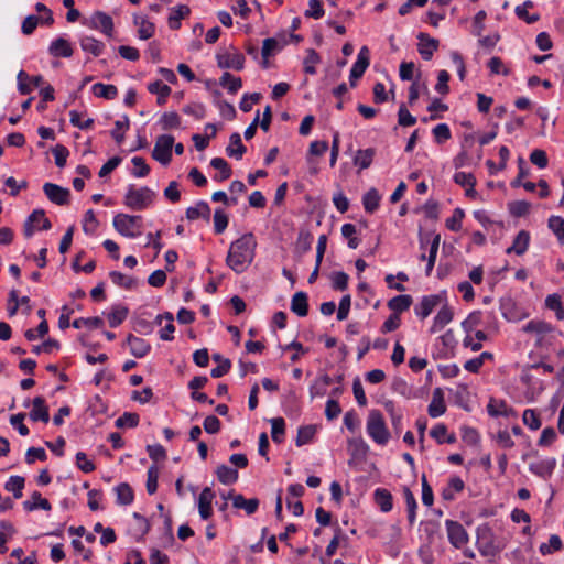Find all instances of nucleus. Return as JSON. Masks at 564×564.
Returning a JSON list of instances; mask_svg holds the SVG:
<instances>
[{
  "instance_id": "obj_1",
  "label": "nucleus",
  "mask_w": 564,
  "mask_h": 564,
  "mask_svg": "<svg viewBox=\"0 0 564 564\" xmlns=\"http://www.w3.org/2000/svg\"><path fill=\"white\" fill-rule=\"evenodd\" d=\"M256 247L253 234L242 235L231 242L226 258L227 265L238 274L245 272L253 261Z\"/></svg>"
},
{
  "instance_id": "obj_2",
  "label": "nucleus",
  "mask_w": 564,
  "mask_h": 564,
  "mask_svg": "<svg viewBox=\"0 0 564 564\" xmlns=\"http://www.w3.org/2000/svg\"><path fill=\"white\" fill-rule=\"evenodd\" d=\"M367 433L378 445H386L390 440V432L384 417L379 410H371L367 419Z\"/></svg>"
},
{
  "instance_id": "obj_3",
  "label": "nucleus",
  "mask_w": 564,
  "mask_h": 564,
  "mask_svg": "<svg viewBox=\"0 0 564 564\" xmlns=\"http://www.w3.org/2000/svg\"><path fill=\"white\" fill-rule=\"evenodd\" d=\"M154 196L155 193L149 187L135 188L130 185L124 196V205L132 210H143L152 204Z\"/></svg>"
},
{
  "instance_id": "obj_4",
  "label": "nucleus",
  "mask_w": 564,
  "mask_h": 564,
  "mask_svg": "<svg viewBox=\"0 0 564 564\" xmlns=\"http://www.w3.org/2000/svg\"><path fill=\"white\" fill-rule=\"evenodd\" d=\"M522 330L533 335L535 337V346L542 347L551 344L554 338L555 328L544 321L532 319L523 326Z\"/></svg>"
},
{
  "instance_id": "obj_5",
  "label": "nucleus",
  "mask_w": 564,
  "mask_h": 564,
  "mask_svg": "<svg viewBox=\"0 0 564 564\" xmlns=\"http://www.w3.org/2000/svg\"><path fill=\"white\" fill-rule=\"evenodd\" d=\"M141 220L139 215L118 214L113 217V227L120 235L135 238L141 234Z\"/></svg>"
},
{
  "instance_id": "obj_6",
  "label": "nucleus",
  "mask_w": 564,
  "mask_h": 564,
  "mask_svg": "<svg viewBox=\"0 0 564 564\" xmlns=\"http://www.w3.org/2000/svg\"><path fill=\"white\" fill-rule=\"evenodd\" d=\"M174 145V137L171 134H162L156 138L152 158L163 165H167L172 160V149Z\"/></svg>"
},
{
  "instance_id": "obj_7",
  "label": "nucleus",
  "mask_w": 564,
  "mask_h": 564,
  "mask_svg": "<svg viewBox=\"0 0 564 564\" xmlns=\"http://www.w3.org/2000/svg\"><path fill=\"white\" fill-rule=\"evenodd\" d=\"M230 48L232 52L224 51L217 53V66L223 69H243L245 56L241 53H239L234 46H231Z\"/></svg>"
},
{
  "instance_id": "obj_8",
  "label": "nucleus",
  "mask_w": 564,
  "mask_h": 564,
  "mask_svg": "<svg viewBox=\"0 0 564 564\" xmlns=\"http://www.w3.org/2000/svg\"><path fill=\"white\" fill-rule=\"evenodd\" d=\"M369 64H370L369 48L367 46H362L358 53L357 61L354 63V65L350 69L349 80H350L351 87L356 86V80H358L359 78L362 77L366 69L369 67Z\"/></svg>"
},
{
  "instance_id": "obj_9",
  "label": "nucleus",
  "mask_w": 564,
  "mask_h": 564,
  "mask_svg": "<svg viewBox=\"0 0 564 564\" xmlns=\"http://www.w3.org/2000/svg\"><path fill=\"white\" fill-rule=\"evenodd\" d=\"M43 192L46 197L54 204L63 206L69 203L70 192L66 187H62L54 183H45Z\"/></svg>"
},
{
  "instance_id": "obj_10",
  "label": "nucleus",
  "mask_w": 564,
  "mask_h": 564,
  "mask_svg": "<svg viewBox=\"0 0 564 564\" xmlns=\"http://www.w3.org/2000/svg\"><path fill=\"white\" fill-rule=\"evenodd\" d=\"M445 300L444 294H432L423 296L420 303L414 307L415 314L421 318H426L433 310Z\"/></svg>"
},
{
  "instance_id": "obj_11",
  "label": "nucleus",
  "mask_w": 564,
  "mask_h": 564,
  "mask_svg": "<svg viewBox=\"0 0 564 564\" xmlns=\"http://www.w3.org/2000/svg\"><path fill=\"white\" fill-rule=\"evenodd\" d=\"M87 25L91 29L99 30L107 36H112L113 21L112 18L105 12L96 11L90 17Z\"/></svg>"
},
{
  "instance_id": "obj_12",
  "label": "nucleus",
  "mask_w": 564,
  "mask_h": 564,
  "mask_svg": "<svg viewBox=\"0 0 564 564\" xmlns=\"http://www.w3.org/2000/svg\"><path fill=\"white\" fill-rule=\"evenodd\" d=\"M446 529L449 542L457 549L462 547L468 541V535L464 527L453 520L446 521Z\"/></svg>"
},
{
  "instance_id": "obj_13",
  "label": "nucleus",
  "mask_w": 564,
  "mask_h": 564,
  "mask_svg": "<svg viewBox=\"0 0 564 564\" xmlns=\"http://www.w3.org/2000/svg\"><path fill=\"white\" fill-rule=\"evenodd\" d=\"M417 51L424 61H430L435 51L438 48V40L431 37L426 33H419Z\"/></svg>"
},
{
  "instance_id": "obj_14",
  "label": "nucleus",
  "mask_w": 564,
  "mask_h": 564,
  "mask_svg": "<svg viewBox=\"0 0 564 564\" xmlns=\"http://www.w3.org/2000/svg\"><path fill=\"white\" fill-rule=\"evenodd\" d=\"M215 492L209 487H205L198 498V511L202 519L207 520L213 514V500Z\"/></svg>"
},
{
  "instance_id": "obj_15",
  "label": "nucleus",
  "mask_w": 564,
  "mask_h": 564,
  "mask_svg": "<svg viewBox=\"0 0 564 564\" xmlns=\"http://www.w3.org/2000/svg\"><path fill=\"white\" fill-rule=\"evenodd\" d=\"M32 421H41L47 423L50 421L48 408L45 403V399L42 397H35L32 401V410L29 413Z\"/></svg>"
},
{
  "instance_id": "obj_16",
  "label": "nucleus",
  "mask_w": 564,
  "mask_h": 564,
  "mask_svg": "<svg viewBox=\"0 0 564 564\" xmlns=\"http://www.w3.org/2000/svg\"><path fill=\"white\" fill-rule=\"evenodd\" d=\"M453 317L454 312L452 307H449L447 304L443 305L434 317L430 332L434 334L442 330L453 321Z\"/></svg>"
},
{
  "instance_id": "obj_17",
  "label": "nucleus",
  "mask_w": 564,
  "mask_h": 564,
  "mask_svg": "<svg viewBox=\"0 0 564 564\" xmlns=\"http://www.w3.org/2000/svg\"><path fill=\"white\" fill-rule=\"evenodd\" d=\"M445 411L444 393L441 388H436L433 391L432 401L427 408L429 415L431 417H438L443 415Z\"/></svg>"
},
{
  "instance_id": "obj_18",
  "label": "nucleus",
  "mask_w": 564,
  "mask_h": 564,
  "mask_svg": "<svg viewBox=\"0 0 564 564\" xmlns=\"http://www.w3.org/2000/svg\"><path fill=\"white\" fill-rule=\"evenodd\" d=\"M127 343L129 345L130 352L135 358L144 357L151 349V346L147 340L140 337H135L134 335H129L127 337Z\"/></svg>"
},
{
  "instance_id": "obj_19",
  "label": "nucleus",
  "mask_w": 564,
  "mask_h": 564,
  "mask_svg": "<svg viewBox=\"0 0 564 564\" xmlns=\"http://www.w3.org/2000/svg\"><path fill=\"white\" fill-rule=\"evenodd\" d=\"M48 52L54 57H70L73 55L70 43L63 37L54 40L48 47Z\"/></svg>"
},
{
  "instance_id": "obj_20",
  "label": "nucleus",
  "mask_w": 564,
  "mask_h": 564,
  "mask_svg": "<svg viewBox=\"0 0 564 564\" xmlns=\"http://www.w3.org/2000/svg\"><path fill=\"white\" fill-rule=\"evenodd\" d=\"M530 243V234L527 230H520L516 238L513 239L512 246H510L506 252L508 254L514 252L518 256L523 254L529 247Z\"/></svg>"
},
{
  "instance_id": "obj_21",
  "label": "nucleus",
  "mask_w": 564,
  "mask_h": 564,
  "mask_svg": "<svg viewBox=\"0 0 564 564\" xmlns=\"http://www.w3.org/2000/svg\"><path fill=\"white\" fill-rule=\"evenodd\" d=\"M487 411L490 416H511L516 415L512 408H509L502 400L491 399L487 405Z\"/></svg>"
},
{
  "instance_id": "obj_22",
  "label": "nucleus",
  "mask_w": 564,
  "mask_h": 564,
  "mask_svg": "<svg viewBox=\"0 0 564 564\" xmlns=\"http://www.w3.org/2000/svg\"><path fill=\"white\" fill-rule=\"evenodd\" d=\"M291 311L300 317H304L308 313L307 294L300 291L296 292L291 300Z\"/></svg>"
},
{
  "instance_id": "obj_23",
  "label": "nucleus",
  "mask_w": 564,
  "mask_h": 564,
  "mask_svg": "<svg viewBox=\"0 0 564 564\" xmlns=\"http://www.w3.org/2000/svg\"><path fill=\"white\" fill-rule=\"evenodd\" d=\"M186 218L188 220H196L198 218H204L206 221H209L210 218V208L209 205L200 200L195 206L188 207L186 209Z\"/></svg>"
},
{
  "instance_id": "obj_24",
  "label": "nucleus",
  "mask_w": 564,
  "mask_h": 564,
  "mask_svg": "<svg viewBox=\"0 0 564 564\" xmlns=\"http://www.w3.org/2000/svg\"><path fill=\"white\" fill-rule=\"evenodd\" d=\"M164 319H166L167 323L160 330V338L162 340H172L173 339V333L175 330V327L173 325V319H174L173 314L166 312L163 315H158L156 318H155V323L158 325H162Z\"/></svg>"
},
{
  "instance_id": "obj_25",
  "label": "nucleus",
  "mask_w": 564,
  "mask_h": 564,
  "mask_svg": "<svg viewBox=\"0 0 564 564\" xmlns=\"http://www.w3.org/2000/svg\"><path fill=\"white\" fill-rule=\"evenodd\" d=\"M229 141L230 143L226 149L227 154L240 160L247 151L246 147L242 144L240 134L238 132L232 133Z\"/></svg>"
},
{
  "instance_id": "obj_26",
  "label": "nucleus",
  "mask_w": 564,
  "mask_h": 564,
  "mask_svg": "<svg viewBox=\"0 0 564 564\" xmlns=\"http://www.w3.org/2000/svg\"><path fill=\"white\" fill-rule=\"evenodd\" d=\"M413 300L411 295H397L388 301V307L393 312L392 314H400L408 311Z\"/></svg>"
},
{
  "instance_id": "obj_27",
  "label": "nucleus",
  "mask_w": 564,
  "mask_h": 564,
  "mask_svg": "<svg viewBox=\"0 0 564 564\" xmlns=\"http://www.w3.org/2000/svg\"><path fill=\"white\" fill-rule=\"evenodd\" d=\"M148 90L151 94L158 95L156 102L163 106L166 102L167 97L171 95V88L161 80H154L148 85Z\"/></svg>"
},
{
  "instance_id": "obj_28",
  "label": "nucleus",
  "mask_w": 564,
  "mask_h": 564,
  "mask_svg": "<svg viewBox=\"0 0 564 564\" xmlns=\"http://www.w3.org/2000/svg\"><path fill=\"white\" fill-rule=\"evenodd\" d=\"M376 155V150L373 148H368L365 150H358L354 156V164L359 167V170L368 169Z\"/></svg>"
},
{
  "instance_id": "obj_29",
  "label": "nucleus",
  "mask_w": 564,
  "mask_h": 564,
  "mask_svg": "<svg viewBox=\"0 0 564 564\" xmlns=\"http://www.w3.org/2000/svg\"><path fill=\"white\" fill-rule=\"evenodd\" d=\"M232 506L237 509H245L247 514H253L259 507L257 498L246 499L242 495L232 496Z\"/></svg>"
},
{
  "instance_id": "obj_30",
  "label": "nucleus",
  "mask_w": 564,
  "mask_h": 564,
  "mask_svg": "<svg viewBox=\"0 0 564 564\" xmlns=\"http://www.w3.org/2000/svg\"><path fill=\"white\" fill-rule=\"evenodd\" d=\"M464 489V481L460 477L454 476L448 480L447 486L442 490V498L451 501L455 498L456 492H460Z\"/></svg>"
},
{
  "instance_id": "obj_31",
  "label": "nucleus",
  "mask_w": 564,
  "mask_h": 564,
  "mask_svg": "<svg viewBox=\"0 0 564 564\" xmlns=\"http://www.w3.org/2000/svg\"><path fill=\"white\" fill-rule=\"evenodd\" d=\"M79 44L83 51L88 52L94 56H99L105 48V44L93 36L80 37Z\"/></svg>"
},
{
  "instance_id": "obj_32",
  "label": "nucleus",
  "mask_w": 564,
  "mask_h": 564,
  "mask_svg": "<svg viewBox=\"0 0 564 564\" xmlns=\"http://www.w3.org/2000/svg\"><path fill=\"white\" fill-rule=\"evenodd\" d=\"M91 90L96 97L107 100H113L118 96V88L115 85L96 83L93 85Z\"/></svg>"
},
{
  "instance_id": "obj_33",
  "label": "nucleus",
  "mask_w": 564,
  "mask_h": 564,
  "mask_svg": "<svg viewBox=\"0 0 564 564\" xmlns=\"http://www.w3.org/2000/svg\"><path fill=\"white\" fill-rule=\"evenodd\" d=\"M375 501L379 506L382 512H389L392 507V495L384 488H378L375 490Z\"/></svg>"
},
{
  "instance_id": "obj_34",
  "label": "nucleus",
  "mask_w": 564,
  "mask_h": 564,
  "mask_svg": "<svg viewBox=\"0 0 564 564\" xmlns=\"http://www.w3.org/2000/svg\"><path fill=\"white\" fill-rule=\"evenodd\" d=\"M115 492L117 496V503L122 506H128L132 503L134 499V494L132 488L127 482H121L115 488Z\"/></svg>"
},
{
  "instance_id": "obj_35",
  "label": "nucleus",
  "mask_w": 564,
  "mask_h": 564,
  "mask_svg": "<svg viewBox=\"0 0 564 564\" xmlns=\"http://www.w3.org/2000/svg\"><path fill=\"white\" fill-rule=\"evenodd\" d=\"M23 507L28 511H33L37 508L46 511L52 509L50 501L45 498H42L39 491H34L31 496V500H26L23 502Z\"/></svg>"
},
{
  "instance_id": "obj_36",
  "label": "nucleus",
  "mask_w": 564,
  "mask_h": 564,
  "mask_svg": "<svg viewBox=\"0 0 564 564\" xmlns=\"http://www.w3.org/2000/svg\"><path fill=\"white\" fill-rule=\"evenodd\" d=\"M191 13V9L186 4L177 6L169 17V26L172 30L181 28V20Z\"/></svg>"
},
{
  "instance_id": "obj_37",
  "label": "nucleus",
  "mask_w": 564,
  "mask_h": 564,
  "mask_svg": "<svg viewBox=\"0 0 564 564\" xmlns=\"http://www.w3.org/2000/svg\"><path fill=\"white\" fill-rule=\"evenodd\" d=\"M219 85L228 90L229 94H236L242 87L240 77H236L225 72L219 78Z\"/></svg>"
},
{
  "instance_id": "obj_38",
  "label": "nucleus",
  "mask_w": 564,
  "mask_h": 564,
  "mask_svg": "<svg viewBox=\"0 0 564 564\" xmlns=\"http://www.w3.org/2000/svg\"><path fill=\"white\" fill-rule=\"evenodd\" d=\"M216 475L224 485L234 484L238 479V471L227 465H219L216 469Z\"/></svg>"
},
{
  "instance_id": "obj_39",
  "label": "nucleus",
  "mask_w": 564,
  "mask_h": 564,
  "mask_svg": "<svg viewBox=\"0 0 564 564\" xmlns=\"http://www.w3.org/2000/svg\"><path fill=\"white\" fill-rule=\"evenodd\" d=\"M111 281L126 290H131L138 285V281L129 275H126L119 271H111L109 273Z\"/></svg>"
},
{
  "instance_id": "obj_40",
  "label": "nucleus",
  "mask_w": 564,
  "mask_h": 564,
  "mask_svg": "<svg viewBox=\"0 0 564 564\" xmlns=\"http://www.w3.org/2000/svg\"><path fill=\"white\" fill-rule=\"evenodd\" d=\"M130 128V119L128 116H123L122 120L115 122V129L111 130L110 134L117 144H121L124 140V132Z\"/></svg>"
},
{
  "instance_id": "obj_41",
  "label": "nucleus",
  "mask_w": 564,
  "mask_h": 564,
  "mask_svg": "<svg viewBox=\"0 0 564 564\" xmlns=\"http://www.w3.org/2000/svg\"><path fill=\"white\" fill-rule=\"evenodd\" d=\"M380 195L376 188H370L362 197L364 208L367 213L372 214L379 207Z\"/></svg>"
},
{
  "instance_id": "obj_42",
  "label": "nucleus",
  "mask_w": 564,
  "mask_h": 564,
  "mask_svg": "<svg viewBox=\"0 0 564 564\" xmlns=\"http://www.w3.org/2000/svg\"><path fill=\"white\" fill-rule=\"evenodd\" d=\"M313 235L307 230H301L299 232L296 242H295V250L300 254H303L311 250L312 243H313Z\"/></svg>"
},
{
  "instance_id": "obj_43",
  "label": "nucleus",
  "mask_w": 564,
  "mask_h": 564,
  "mask_svg": "<svg viewBox=\"0 0 564 564\" xmlns=\"http://www.w3.org/2000/svg\"><path fill=\"white\" fill-rule=\"evenodd\" d=\"M281 47L282 46L279 45V42L274 37H268L263 41L262 50H261V54H262V58H263V62H262L263 68L268 67V58L271 55H273L274 52L280 50Z\"/></svg>"
},
{
  "instance_id": "obj_44",
  "label": "nucleus",
  "mask_w": 564,
  "mask_h": 564,
  "mask_svg": "<svg viewBox=\"0 0 564 564\" xmlns=\"http://www.w3.org/2000/svg\"><path fill=\"white\" fill-rule=\"evenodd\" d=\"M212 167L217 170L219 172V175H217L215 178L218 181H225L228 180L231 175V169L226 160L223 158H214L210 161Z\"/></svg>"
},
{
  "instance_id": "obj_45",
  "label": "nucleus",
  "mask_w": 564,
  "mask_h": 564,
  "mask_svg": "<svg viewBox=\"0 0 564 564\" xmlns=\"http://www.w3.org/2000/svg\"><path fill=\"white\" fill-rule=\"evenodd\" d=\"M25 480L21 476H11L9 480L6 482L4 488L8 491H11L15 499H20L22 497V490L24 488Z\"/></svg>"
},
{
  "instance_id": "obj_46",
  "label": "nucleus",
  "mask_w": 564,
  "mask_h": 564,
  "mask_svg": "<svg viewBox=\"0 0 564 564\" xmlns=\"http://www.w3.org/2000/svg\"><path fill=\"white\" fill-rule=\"evenodd\" d=\"M545 306L555 312L558 321L564 319V306L561 301V296L557 294H551L545 300Z\"/></svg>"
},
{
  "instance_id": "obj_47",
  "label": "nucleus",
  "mask_w": 564,
  "mask_h": 564,
  "mask_svg": "<svg viewBox=\"0 0 564 564\" xmlns=\"http://www.w3.org/2000/svg\"><path fill=\"white\" fill-rule=\"evenodd\" d=\"M163 130L177 129L181 127V117L175 111L164 112L160 118Z\"/></svg>"
},
{
  "instance_id": "obj_48",
  "label": "nucleus",
  "mask_w": 564,
  "mask_h": 564,
  "mask_svg": "<svg viewBox=\"0 0 564 564\" xmlns=\"http://www.w3.org/2000/svg\"><path fill=\"white\" fill-rule=\"evenodd\" d=\"M403 495H404V499H405V503H406V508H408V519H409L410 524H413L415 521V517H416V512H415L416 508H417L416 499H415L414 495L412 494V491L408 487H404Z\"/></svg>"
},
{
  "instance_id": "obj_49",
  "label": "nucleus",
  "mask_w": 564,
  "mask_h": 564,
  "mask_svg": "<svg viewBox=\"0 0 564 564\" xmlns=\"http://www.w3.org/2000/svg\"><path fill=\"white\" fill-rule=\"evenodd\" d=\"M128 308L124 306H115L108 314L109 326L118 327L127 317Z\"/></svg>"
},
{
  "instance_id": "obj_50",
  "label": "nucleus",
  "mask_w": 564,
  "mask_h": 564,
  "mask_svg": "<svg viewBox=\"0 0 564 564\" xmlns=\"http://www.w3.org/2000/svg\"><path fill=\"white\" fill-rule=\"evenodd\" d=\"M316 433L314 425L301 426L297 431L295 443L297 446H303L310 443Z\"/></svg>"
},
{
  "instance_id": "obj_51",
  "label": "nucleus",
  "mask_w": 564,
  "mask_h": 564,
  "mask_svg": "<svg viewBox=\"0 0 564 564\" xmlns=\"http://www.w3.org/2000/svg\"><path fill=\"white\" fill-rule=\"evenodd\" d=\"M271 436L273 442L282 443L285 433V422L282 417H275L271 420Z\"/></svg>"
},
{
  "instance_id": "obj_52",
  "label": "nucleus",
  "mask_w": 564,
  "mask_h": 564,
  "mask_svg": "<svg viewBox=\"0 0 564 564\" xmlns=\"http://www.w3.org/2000/svg\"><path fill=\"white\" fill-rule=\"evenodd\" d=\"M562 547L563 544L561 538L556 534H552L549 539V543H542L539 550L543 555H546L560 551Z\"/></svg>"
},
{
  "instance_id": "obj_53",
  "label": "nucleus",
  "mask_w": 564,
  "mask_h": 564,
  "mask_svg": "<svg viewBox=\"0 0 564 564\" xmlns=\"http://www.w3.org/2000/svg\"><path fill=\"white\" fill-rule=\"evenodd\" d=\"M72 325L74 328H77V329H79L82 327L100 328L104 326V321H102V318H100L98 316L87 317V318L79 317V318L75 319Z\"/></svg>"
},
{
  "instance_id": "obj_54",
  "label": "nucleus",
  "mask_w": 564,
  "mask_h": 564,
  "mask_svg": "<svg viewBox=\"0 0 564 564\" xmlns=\"http://www.w3.org/2000/svg\"><path fill=\"white\" fill-rule=\"evenodd\" d=\"M83 115L76 110L69 111V121L74 127H77L82 130H88L94 124V119L88 118L86 120L82 119Z\"/></svg>"
},
{
  "instance_id": "obj_55",
  "label": "nucleus",
  "mask_w": 564,
  "mask_h": 564,
  "mask_svg": "<svg viewBox=\"0 0 564 564\" xmlns=\"http://www.w3.org/2000/svg\"><path fill=\"white\" fill-rule=\"evenodd\" d=\"M523 423L532 431H536L541 427V420L539 414L532 410L527 409L522 415Z\"/></svg>"
},
{
  "instance_id": "obj_56",
  "label": "nucleus",
  "mask_w": 564,
  "mask_h": 564,
  "mask_svg": "<svg viewBox=\"0 0 564 564\" xmlns=\"http://www.w3.org/2000/svg\"><path fill=\"white\" fill-rule=\"evenodd\" d=\"M139 424V415L132 412H124L121 416L116 420V426L122 427H135Z\"/></svg>"
},
{
  "instance_id": "obj_57",
  "label": "nucleus",
  "mask_w": 564,
  "mask_h": 564,
  "mask_svg": "<svg viewBox=\"0 0 564 564\" xmlns=\"http://www.w3.org/2000/svg\"><path fill=\"white\" fill-rule=\"evenodd\" d=\"M319 62V56L315 50L310 48L306 51V56L304 58V72L306 74L314 75L316 73L315 65Z\"/></svg>"
},
{
  "instance_id": "obj_58",
  "label": "nucleus",
  "mask_w": 564,
  "mask_h": 564,
  "mask_svg": "<svg viewBox=\"0 0 564 564\" xmlns=\"http://www.w3.org/2000/svg\"><path fill=\"white\" fill-rule=\"evenodd\" d=\"M549 228L556 235L561 243H564V219L560 216H551Z\"/></svg>"
},
{
  "instance_id": "obj_59",
  "label": "nucleus",
  "mask_w": 564,
  "mask_h": 564,
  "mask_svg": "<svg viewBox=\"0 0 564 564\" xmlns=\"http://www.w3.org/2000/svg\"><path fill=\"white\" fill-rule=\"evenodd\" d=\"M554 466H555V460L552 459V460L542 462L538 465H532L530 467V470L538 476L549 477V476H551Z\"/></svg>"
},
{
  "instance_id": "obj_60",
  "label": "nucleus",
  "mask_w": 564,
  "mask_h": 564,
  "mask_svg": "<svg viewBox=\"0 0 564 564\" xmlns=\"http://www.w3.org/2000/svg\"><path fill=\"white\" fill-rule=\"evenodd\" d=\"M147 491L153 495L158 490L159 469L156 466H150L147 473Z\"/></svg>"
},
{
  "instance_id": "obj_61",
  "label": "nucleus",
  "mask_w": 564,
  "mask_h": 564,
  "mask_svg": "<svg viewBox=\"0 0 564 564\" xmlns=\"http://www.w3.org/2000/svg\"><path fill=\"white\" fill-rule=\"evenodd\" d=\"M131 162L134 165V170L132 174L135 177H144L150 173V166L147 164L145 160L141 156L132 158Z\"/></svg>"
},
{
  "instance_id": "obj_62",
  "label": "nucleus",
  "mask_w": 564,
  "mask_h": 564,
  "mask_svg": "<svg viewBox=\"0 0 564 564\" xmlns=\"http://www.w3.org/2000/svg\"><path fill=\"white\" fill-rule=\"evenodd\" d=\"M465 213L460 208H456L448 219H446V227L452 231H459L462 228V220Z\"/></svg>"
},
{
  "instance_id": "obj_63",
  "label": "nucleus",
  "mask_w": 564,
  "mask_h": 564,
  "mask_svg": "<svg viewBox=\"0 0 564 564\" xmlns=\"http://www.w3.org/2000/svg\"><path fill=\"white\" fill-rule=\"evenodd\" d=\"M99 225V221L97 220L94 212L91 209L87 210L84 216L83 221V229L86 234L93 235L97 227Z\"/></svg>"
},
{
  "instance_id": "obj_64",
  "label": "nucleus",
  "mask_w": 564,
  "mask_h": 564,
  "mask_svg": "<svg viewBox=\"0 0 564 564\" xmlns=\"http://www.w3.org/2000/svg\"><path fill=\"white\" fill-rule=\"evenodd\" d=\"M416 118L410 113L405 105H401L398 111V123L402 127L415 124Z\"/></svg>"
}]
</instances>
